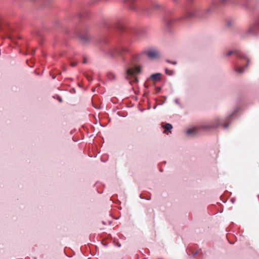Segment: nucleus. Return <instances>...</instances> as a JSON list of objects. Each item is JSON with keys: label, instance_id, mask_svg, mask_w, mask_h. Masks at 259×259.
<instances>
[{"label": "nucleus", "instance_id": "nucleus-17", "mask_svg": "<svg viewBox=\"0 0 259 259\" xmlns=\"http://www.w3.org/2000/svg\"><path fill=\"white\" fill-rule=\"evenodd\" d=\"M86 63H87V59H86V58H84L83 60V63L85 64Z\"/></svg>", "mask_w": 259, "mask_h": 259}, {"label": "nucleus", "instance_id": "nucleus-9", "mask_svg": "<svg viewBox=\"0 0 259 259\" xmlns=\"http://www.w3.org/2000/svg\"><path fill=\"white\" fill-rule=\"evenodd\" d=\"M164 129L165 130H167V131H170L172 128V126L170 123H166L164 126Z\"/></svg>", "mask_w": 259, "mask_h": 259}, {"label": "nucleus", "instance_id": "nucleus-1", "mask_svg": "<svg viewBox=\"0 0 259 259\" xmlns=\"http://www.w3.org/2000/svg\"><path fill=\"white\" fill-rule=\"evenodd\" d=\"M128 51L129 50L127 48L123 46H119L112 47L109 50L108 53L111 56L115 57L118 55H122Z\"/></svg>", "mask_w": 259, "mask_h": 259}, {"label": "nucleus", "instance_id": "nucleus-4", "mask_svg": "<svg viewBox=\"0 0 259 259\" xmlns=\"http://www.w3.org/2000/svg\"><path fill=\"white\" fill-rule=\"evenodd\" d=\"M79 37L82 43L87 42L90 39V36L87 33L80 34L79 35Z\"/></svg>", "mask_w": 259, "mask_h": 259}, {"label": "nucleus", "instance_id": "nucleus-10", "mask_svg": "<svg viewBox=\"0 0 259 259\" xmlns=\"http://www.w3.org/2000/svg\"><path fill=\"white\" fill-rule=\"evenodd\" d=\"M244 67L241 66V67L236 68V71L239 73H242L244 71Z\"/></svg>", "mask_w": 259, "mask_h": 259}, {"label": "nucleus", "instance_id": "nucleus-6", "mask_svg": "<svg viewBox=\"0 0 259 259\" xmlns=\"http://www.w3.org/2000/svg\"><path fill=\"white\" fill-rule=\"evenodd\" d=\"M198 133V130L196 127L188 129L187 131V134L188 135H194L197 134Z\"/></svg>", "mask_w": 259, "mask_h": 259}, {"label": "nucleus", "instance_id": "nucleus-7", "mask_svg": "<svg viewBox=\"0 0 259 259\" xmlns=\"http://www.w3.org/2000/svg\"><path fill=\"white\" fill-rule=\"evenodd\" d=\"M233 54H235L237 56L239 57H240V58H242V57L241 56L238 52L236 51H229L225 55L226 56H230L231 55H233Z\"/></svg>", "mask_w": 259, "mask_h": 259}, {"label": "nucleus", "instance_id": "nucleus-12", "mask_svg": "<svg viewBox=\"0 0 259 259\" xmlns=\"http://www.w3.org/2000/svg\"><path fill=\"white\" fill-rule=\"evenodd\" d=\"M152 8L155 10L159 9L160 8V5L157 3H155L153 5Z\"/></svg>", "mask_w": 259, "mask_h": 259}, {"label": "nucleus", "instance_id": "nucleus-11", "mask_svg": "<svg viewBox=\"0 0 259 259\" xmlns=\"http://www.w3.org/2000/svg\"><path fill=\"white\" fill-rule=\"evenodd\" d=\"M165 73L168 75H172L174 74V71L172 70H170L168 69L167 68H166L165 69Z\"/></svg>", "mask_w": 259, "mask_h": 259}, {"label": "nucleus", "instance_id": "nucleus-15", "mask_svg": "<svg viewBox=\"0 0 259 259\" xmlns=\"http://www.w3.org/2000/svg\"><path fill=\"white\" fill-rule=\"evenodd\" d=\"M76 64H77V62H71V63H70V65H71V66H72V67H74V66H76Z\"/></svg>", "mask_w": 259, "mask_h": 259}, {"label": "nucleus", "instance_id": "nucleus-2", "mask_svg": "<svg viewBox=\"0 0 259 259\" xmlns=\"http://www.w3.org/2000/svg\"><path fill=\"white\" fill-rule=\"evenodd\" d=\"M141 71V67L140 66H135L134 68H130L127 69L126 74L129 76H132L136 73H139Z\"/></svg>", "mask_w": 259, "mask_h": 259}, {"label": "nucleus", "instance_id": "nucleus-8", "mask_svg": "<svg viewBox=\"0 0 259 259\" xmlns=\"http://www.w3.org/2000/svg\"><path fill=\"white\" fill-rule=\"evenodd\" d=\"M220 124V122L219 120L218 119V120H217L216 121V123L215 124H212V125H210L208 127H205L204 128H214L217 127Z\"/></svg>", "mask_w": 259, "mask_h": 259}, {"label": "nucleus", "instance_id": "nucleus-18", "mask_svg": "<svg viewBox=\"0 0 259 259\" xmlns=\"http://www.w3.org/2000/svg\"><path fill=\"white\" fill-rule=\"evenodd\" d=\"M221 1L222 3H225V2H227V1H228V0H221Z\"/></svg>", "mask_w": 259, "mask_h": 259}, {"label": "nucleus", "instance_id": "nucleus-14", "mask_svg": "<svg viewBox=\"0 0 259 259\" xmlns=\"http://www.w3.org/2000/svg\"><path fill=\"white\" fill-rule=\"evenodd\" d=\"M166 62L168 63H171L173 65H176L177 62L176 61H171L169 60H166Z\"/></svg>", "mask_w": 259, "mask_h": 259}, {"label": "nucleus", "instance_id": "nucleus-13", "mask_svg": "<svg viewBox=\"0 0 259 259\" xmlns=\"http://www.w3.org/2000/svg\"><path fill=\"white\" fill-rule=\"evenodd\" d=\"M193 14L191 12H188L187 13V17H185V18H183V19H186V18H189V17H191L193 16Z\"/></svg>", "mask_w": 259, "mask_h": 259}, {"label": "nucleus", "instance_id": "nucleus-5", "mask_svg": "<svg viewBox=\"0 0 259 259\" xmlns=\"http://www.w3.org/2000/svg\"><path fill=\"white\" fill-rule=\"evenodd\" d=\"M161 74L159 73L152 74L150 78L154 81H159L161 79Z\"/></svg>", "mask_w": 259, "mask_h": 259}, {"label": "nucleus", "instance_id": "nucleus-19", "mask_svg": "<svg viewBox=\"0 0 259 259\" xmlns=\"http://www.w3.org/2000/svg\"><path fill=\"white\" fill-rule=\"evenodd\" d=\"M228 126V124H226L225 125V127H227Z\"/></svg>", "mask_w": 259, "mask_h": 259}, {"label": "nucleus", "instance_id": "nucleus-3", "mask_svg": "<svg viewBox=\"0 0 259 259\" xmlns=\"http://www.w3.org/2000/svg\"><path fill=\"white\" fill-rule=\"evenodd\" d=\"M147 55L149 58L154 59L158 58L160 56V53L156 50H151L147 53Z\"/></svg>", "mask_w": 259, "mask_h": 259}, {"label": "nucleus", "instance_id": "nucleus-16", "mask_svg": "<svg viewBox=\"0 0 259 259\" xmlns=\"http://www.w3.org/2000/svg\"><path fill=\"white\" fill-rule=\"evenodd\" d=\"M134 0H127V2L129 3H133Z\"/></svg>", "mask_w": 259, "mask_h": 259}]
</instances>
